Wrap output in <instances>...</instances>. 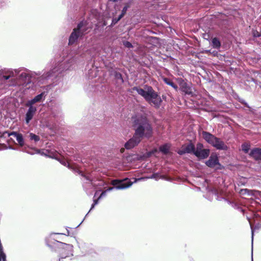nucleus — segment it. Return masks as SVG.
Here are the masks:
<instances>
[{
    "mask_svg": "<svg viewBox=\"0 0 261 261\" xmlns=\"http://www.w3.org/2000/svg\"><path fill=\"white\" fill-rule=\"evenodd\" d=\"M6 5V3L3 0H0V8L5 7Z\"/></svg>",
    "mask_w": 261,
    "mask_h": 261,
    "instance_id": "obj_38",
    "label": "nucleus"
},
{
    "mask_svg": "<svg viewBox=\"0 0 261 261\" xmlns=\"http://www.w3.org/2000/svg\"><path fill=\"white\" fill-rule=\"evenodd\" d=\"M133 90L136 91L149 103L153 105L155 108H159L160 107L162 100L151 86L145 85L144 89L135 86L133 88Z\"/></svg>",
    "mask_w": 261,
    "mask_h": 261,
    "instance_id": "obj_3",
    "label": "nucleus"
},
{
    "mask_svg": "<svg viewBox=\"0 0 261 261\" xmlns=\"http://www.w3.org/2000/svg\"><path fill=\"white\" fill-rule=\"evenodd\" d=\"M211 45L214 48L218 49L220 48L221 43L217 37H214L212 39Z\"/></svg>",
    "mask_w": 261,
    "mask_h": 261,
    "instance_id": "obj_24",
    "label": "nucleus"
},
{
    "mask_svg": "<svg viewBox=\"0 0 261 261\" xmlns=\"http://www.w3.org/2000/svg\"><path fill=\"white\" fill-rule=\"evenodd\" d=\"M63 251V253L65 254L66 253H67V250H64Z\"/></svg>",
    "mask_w": 261,
    "mask_h": 261,
    "instance_id": "obj_47",
    "label": "nucleus"
},
{
    "mask_svg": "<svg viewBox=\"0 0 261 261\" xmlns=\"http://www.w3.org/2000/svg\"><path fill=\"white\" fill-rule=\"evenodd\" d=\"M205 164L207 167L211 168H216L217 170H221L223 168L217 155L212 154L209 159L205 162Z\"/></svg>",
    "mask_w": 261,
    "mask_h": 261,
    "instance_id": "obj_10",
    "label": "nucleus"
},
{
    "mask_svg": "<svg viewBox=\"0 0 261 261\" xmlns=\"http://www.w3.org/2000/svg\"><path fill=\"white\" fill-rule=\"evenodd\" d=\"M122 17H120V15L118 16L117 18H113L112 19V23L110 25V27H113L115 24H116Z\"/></svg>",
    "mask_w": 261,
    "mask_h": 261,
    "instance_id": "obj_31",
    "label": "nucleus"
},
{
    "mask_svg": "<svg viewBox=\"0 0 261 261\" xmlns=\"http://www.w3.org/2000/svg\"><path fill=\"white\" fill-rule=\"evenodd\" d=\"M202 136L203 139L213 147L219 150H227L228 148L227 145L220 138L217 137L211 133L203 131Z\"/></svg>",
    "mask_w": 261,
    "mask_h": 261,
    "instance_id": "obj_5",
    "label": "nucleus"
},
{
    "mask_svg": "<svg viewBox=\"0 0 261 261\" xmlns=\"http://www.w3.org/2000/svg\"><path fill=\"white\" fill-rule=\"evenodd\" d=\"M25 106L28 108V109L25 114L24 121L25 124L28 125L35 115L37 109L35 106H32L27 103H25Z\"/></svg>",
    "mask_w": 261,
    "mask_h": 261,
    "instance_id": "obj_11",
    "label": "nucleus"
},
{
    "mask_svg": "<svg viewBox=\"0 0 261 261\" xmlns=\"http://www.w3.org/2000/svg\"><path fill=\"white\" fill-rule=\"evenodd\" d=\"M21 70L19 73L16 76V79H18L24 84H29L32 82V79L36 78V75H40V73L32 72L24 68H18Z\"/></svg>",
    "mask_w": 261,
    "mask_h": 261,
    "instance_id": "obj_7",
    "label": "nucleus"
},
{
    "mask_svg": "<svg viewBox=\"0 0 261 261\" xmlns=\"http://www.w3.org/2000/svg\"><path fill=\"white\" fill-rule=\"evenodd\" d=\"M251 261H253V249L252 248Z\"/></svg>",
    "mask_w": 261,
    "mask_h": 261,
    "instance_id": "obj_45",
    "label": "nucleus"
},
{
    "mask_svg": "<svg viewBox=\"0 0 261 261\" xmlns=\"http://www.w3.org/2000/svg\"><path fill=\"white\" fill-rule=\"evenodd\" d=\"M83 57L76 54L74 56L69 55L64 58L61 61L56 62L54 66L50 68L49 71L44 72L41 76L38 77V82L40 84H44L46 81L57 78L62 71L69 69L74 64L80 63L83 61Z\"/></svg>",
    "mask_w": 261,
    "mask_h": 261,
    "instance_id": "obj_1",
    "label": "nucleus"
},
{
    "mask_svg": "<svg viewBox=\"0 0 261 261\" xmlns=\"http://www.w3.org/2000/svg\"><path fill=\"white\" fill-rule=\"evenodd\" d=\"M89 22L85 20L79 22L76 28H74L83 37L86 35L89 29Z\"/></svg>",
    "mask_w": 261,
    "mask_h": 261,
    "instance_id": "obj_12",
    "label": "nucleus"
},
{
    "mask_svg": "<svg viewBox=\"0 0 261 261\" xmlns=\"http://www.w3.org/2000/svg\"><path fill=\"white\" fill-rule=\"evenodd\" d=\"M210 154V149L204 148L203 144L201 143H197L195 147L194 155L199 160H203L207 158Z\"/></svg>",
    "mask_w": 261,
    "mask_h": 261,
    "instance_id": "obj_9",
    "label": "nucleus"
},
{
    "mask_svg": "<svg viewBox=\"0 0 261 261\" xmlns=\"http://www.w3.org/2000/svg\"><path fill=\"white\" fill-rule=\"evenodd\" d=\"M238 101L241 103L242 104L244 105L246 107L248 108H249L250 107L248 105V104L245 101V100L244 99H243V98H238Z\"/></svg>",
    "mask_w": 261,
    "mask_h": 261,
    "instance_id": "obj_33",
    "label": "nucleus"
},
{
    "mask_svg": "<svg viewBox=\"0 0 261 261\" xmlns=\"http://www.w3.org/2000/svg\"><path fill=\"white\" fill-rule=\"evenodd\" d=\"M13 136L16 138L17 141L18 143L19 146L22 147L24 145V142L23 136L21 134L18 133L16 132H12L9 134V136Z\"/></svg>",
    "mask_w": 261,
    "mask_h": 261,
    "instance_id": "obj_20",
    "label": "nucleus"
},
{
    "mask_svg": "<svg viewBox=\"0 0 261 261\" xmlns=\"http://www.w3.org/2000/svg\"><path fill=\"white\" fill-rule=\"evenodd\" d=\"M28 137L30 139L31 141H34L35 142H37L40 140V137L39 136H37L33 133H30Z\"/></svg>",
    "mask_w": 261,
    "mask_h": 261,
    "instance_id": "obj_27",
    "label": "nucleus"
},
{
    "mask_svg": "<svg viewBox=\"0 0 261 261\" xmlns=\"http://www.w3.org/2000/svg\"><path fill=\"white\" fill-rule=\"evenodd\" d=\"M195 150V145L190 141L188 144L182 145L181 149L177 151V153L180 155L186 153H192L194 154Z\"/></svg>",
    "mask_w": 261,
    "mask_h": 261,
    "instance_id": "obj_13",
    "label": "nucleus"
},
{
    "mask_svg": "<svg viewBox=\"0 0 261 261\" xmlns=\"http://www.w3.org/2000/svg\"><path fill=\"white\" fill-rule=\"evenodd\" d=\"M244 190L245 191H248V189H244Z\"/></svg>",
    "mask_w": 261,
    "mask_h": 261,
    "instance_id": "obj_49",
    "label": "nucleus"
},
{
    "mask_svg": "<svg viewBox=\"0 0 261 261\" xmlns=\"http://www.w3.org/2000/svg\"><path fill=\"white\" fill-rule=\"evenodd\" d=\"M60 162L64 166L67 167L69 169L72 170L73 172H74L75 168H79L78 167L75 165H72L64 159L60 160Z\"/></svg>",
    "mask_w": 261,
    "mask_h": 261,
    "instance_id": "obj_25",
    "label": "nucleus"
},
{
    "mask_svg": "<svg viewBox=\"0 0 261 261\" xmlns=\"http://www.w3.org/2000/svg\"><path fill=\"white\" fill-rule=\"evenodd\" d=\"M54 84V85H53V86H56V85H57L56 84Z\"/></svg>",
    "mask_w": 261,
    "mask_h": 261,
    "instance_id": "obj_53",
    "label": "nucleus"
},
{
    "mask_svg": "<svg viewBox=\"0 0 261 261\" xmlns=\"http://www.w3.org/2000/svg\"><path fill=\"white\" fill-rule=\"evenodd\" d=\"M142 140L141 138L134 133L133 137L125 143L124 147L126 149H130L138 145Z\"/></svg>",
    "mask_w": 261,
    "mask_h": 261,
    "instance_id": "obj_14",
    "label": "nucleus"
},
{
    "mask_svg": "<svg viewBox=\"0 0 261 261\" xmlns=\"http://www.w3.org/2000/svg\"><path fill=\"white\" fill-rule=\"evenodd\" d=\"M74 172L77 173L84 178L83 187L87 194L90 195L92 194L93 188L96 185L94 183L92 175L89 173H84L79 168H75Z\"/></svg>",
    "mask_w": 261,
    "mask_h": 261,
    "instance_id": "obj_6",
    "label": "nucleus"
},
{
    "mask_svg": "<svg viewBox=\"0 0 261 261\" xmlns=\"http://www.w3.org/2000/svg\"><path fill=\"white\" fill-rule=\"evenodd\" d=\"M232 206H233V207H238V205L237 203H232Z\"/></svg>",
    "mask_w": 261,
    "mask_h": 261,
    "instance_id": "obj_44",
    "label": "nucleus"
},
{
    "mask_svg": "<svg viewBox=\"0 0 261 261\" xmlns=\"http://www.w3.org/2000/svg\"><path fill=\"white\" fill-rule=\"evenodd\" d=\"M130 7V5L128 3H127L125 5L124 7L123 8L121 14L119 15L120 17H123L125 14L126 13V12L128 9Z\"/></svg>",
    "mask_w": 261,
    "mask_h": 261,
    "instance_id": "obj_29",
    "label": "nucleus"
},
{
    "mask_svg": "<svg viewBox=\"0 0 261 261\" xmlns=\"http://www.w3.org/2000/svg\"><path fill=\"white\" fill-rule=\"evenodd\" d=\"M163 80L167 85L171 86L176 91L178 90V86L172 80L167 77H163Z\"/></svg>",
    "mask_w": 261,
    "mask_h": 261,
    "instance_id": "obj_26",
    "label": "nucleus"
},
{
    "mask_svg": "<svg viewBox=\"0 0 261 261\" xmlns=\"http://www.w3.org/2000/svg\"><path fill=\"white\" fill-rule=\"evenodd\" d=\"M253 36L254 37H259L261 36V32H258L257 31H254L253 32Z\"/></svg>",
    "mask_w": 261,
    "mask_h": 261,
    "instance_id": "obj_36",
    "label": "nucleus"
},
{
    "mask_svg": "<svg viewBox=\"0 0 261 261\" xmlns=\"http://www.w3.org/2000/svg\"><path fill=\"white\" fill-rule=\"evenodd\" d=\"M86 244L84 243V244H81L80 245V247H81L82 248H84L86 246Z\"/></svg>",
    "mask_w": 261,
    "mask_h": 261,
    "instance_id": "obj_43",
    "label": "nucleus"
},
{
    "mask_svg": "<svg viewBox=\"0 0 261 261\" xmlns=\"http://www.w3.org/2000/svg\"><path fill=\"white\" fill-rule=\"evenodd\" d=\"M242 149L244 152L248 153L250 149V146L246 143L243 144L242 145Z\"/></svg>",
    "mask_w": 261,
    "mask_h": 261,
    "instance_id": "obj_30",
    "label": "nucleus"
},
{
    "mask_svg": "<svg viewBox=\"0 0 261 261\" xmlns=\"http://www.w3.org/2000/svg\"><path fill=\"white\" fill-rule=\"evenodd\" d=\"M123 45L125 47H126L127 48L133 47V45L132 44V43L130 42L127 41H124L123 42Z\"/></svg>",
    "mask_w": 261,
    "mask_h": 261,
    "instance_id": "obj_35",
    "label": "nucleus"
},
{
    "mask_svg": "<svg viewBox=\"0 0 261 261\" xmlns=\"http://www.w3.org/2000/svg\"><path fill=\"white\" fill-rule=\"evenodd\" d=\"M212 193H213V194H214V195L217 197L216 199H217V200H220L222 199V198H221V197H219V196H218L219 191H218L217 189H214L212 191Z\"/></svg>",
    "mask_w": 261,
    "mask_h": 261,
    "instance_id": "obj_32",
    "label": "nucleus"
},
{
    "mask_svg": "<svg viewBox=\"0 0 261 261\" xmlns=\"http://www.w3.org/2000/svg\"><path fill=\"white\" fill-rule=\"evenodd\" d=\"M254 218L255 220H254L255 225V227L253 228L251 224H250V227L251 228V233H252V241L253 242V238L254 235V229H259L261 228V212H256L254 214Z\"/></svg>",
    "mask_w": 261,
    "mask_h": 261,
    "instance_id": "obj_15",
    "label": "nucleus"
},
{
    "mask_svg": "<svg viewBox=\"0 0 261 261\" xmlns=\"http://www.w3.org/2000/svg\"><path fill=\"white\" fill-rule=\"evenodd\" d=\"M45 92H43L35 96L33 98L27 101L26 103L30 104L32 106H34V105L37 102H39L44 100L45 98Z\"/></svg>",
    "mask_w": 261,
    "mask_h": 261,
    "instance_id": "obj_18",
    "label": "nucleus"
},
{
    "mask_svg": "<svg viewBox=\"0 0 261 261\" xmlns=\"http://www.w3.org/2000/svg\"><path fill=\"white\" fill-rule=\"evenodd\" d=\"M133 119V127L135 134L142 139H150L153 135V127L146 114H139Z\"/></svg>",
    "mask_w": 261,
    "mask_h": 261,
    "instance_id": "obj_2",
    "label": "nucleus"
},
{
    "mask_svg": "<svg viewBox=\"0 0 261 261\" xmlns=\"http://www.w3.org/2000/svg\"><path fill=\"white\" fill-rule=\"evenodd\" d=\"M99 200V199H98V198L97 199H95V200H94V201H93V203H94V204L96 205V204L98 203V200Z\"/></svg>",
    "mask_w": 261,
    "mask_h": 261,
    "instance_id": "obj_42",
    "label": "nucleus"
},
{
    "mask_svg": "<svg viewBox=\"0 0 261 261\" xmlns=\"http://www.w3.org/2000/svg\"><path fill=\"white\" fill-rule=\"evenodd\" d=\"M251 82L254 85H256V81L255 80H254V79H251Z\"/></svg>",
    "mask_w": 261,
    "mask_h": 261,
    "instance_id": "obj_41",
    "label": "nucleus"
},
{
    "mask_svg": "<svg viewBox=\"0 0 261 261\" xmlns=\"http://www.w3.org/2000/svg\"><path fill=\"white\" fill-rule=\"evenodd\" d=\"M112 185L114 186L113 187L108 188L106 191L107 192L111 191L114 189L117 190H122L130 187L133 184V182L131 181L130 179L127 178H124L122 180L114 179L112 181Z\"/></svg>",
    "mask_w": 261,
    "mask_h": 261,
    "instance_id": "obj_8",
    "label": "nucleus"
},
{
    "mask_svg": "<svg viewBox=\"0 0 261 261\" xmlns=\"http://www.w3.org/2000/svg\"><path fill=\"white\" fill-rule=\"evenodd\" d=\"M180 87L182 92L185 93L186 94L190 95L192 93V90L188 84L182 81V82L180 84Z\"/></svg>",
    "mask_w": 261,
    "mask_h": 261,
    "instance_id": "obj_21",
    "label": "nucleus"
},
{
    "mask_svg": "<svg viewBox=\"0 0 261 261\" xmlns=\"http://www.w3.org/2000/svg\"><path fill=\"white\" fill-rule=\"evenodd\" d=\"M21 70L19 69H8V68H4L0 70V76L4 75L5 74L6 75H10V76H16L18 75Z\"/></svg>",
    "mask_w": 261,
    "mask_h": 261,
    "instance_id": "obj_17",
    "label": "nucleus"
},
{
    "mask_svg": "<svg viewBox=\"0 0 261 261\" xmlns=\"http://www.w3.org/2000/svg\"><path fill=\"white\" fill-rule=\"evenodd\" d=\"M0 77L2 80H8L9 79H10L11 77H15L16 78V76H10V75H6L5 74L4 75H1Z\"/></svg>",
    "mask_w": 261,
    "mask_h": 261,
    "instance_id": "obj_34",
    "label": "nucleus"
},
{
    "mask_svg": "<svg viewBox=\"0 0 261 261\" xmlns=\"http://www.w3.org/2000/svg\"><path fill=\"white\" fill-rule=\"evenodd\" d=\"M107 191H104L101 192L100 196L98 197V199H100L101 198L105 197L106 195V193Z\"/></svg>",
    "mask_w": 261,
    "mask_h": 261,
    "instance_id": "obj_37",
    "label": "nucleus"
},
{
    "mask_svg": "<svg viewBox=\"0 0 261 261\" xmlns=\"http://www.w3.org/2000/svg\"><path fill=\"white\" fill-rule=\"evenodd\" d=\"M123 150H124V149H123V148H121V151H123Z\"/></svg>",
    "mask_w": 261,
    "mask_h": 261,
    "instance_id": "obj_52",
    "label": "nucleus"
},
{
    "mask_svg": "<svg viewBox=\"0 0 261 261\" xmlns=\"http://www.w3.org/2000/svg\"><path fill=\"white\" fill-rule=\"evenodd\" d=\"M115 79L116 81V83L118 85H122L124 83V80L122 77V74L117 71L114 72Z\"/></svg>",
    "mask_w": 261,
    "mask_h": 261,
    "instance_id": "obj_23",
    "label": "nucleus"
},
{
    "mask_svg": "<svg viewBox=\"0 0 261 261\" xmlns=\"http://www.w3.org/2000/svg\"><path fill=\"white\" fill-rule=\"evenodd\" d=\"M83 222V221H82V222H81V223H80V224H79L77 227L79 226L81 224H82V222Z\"/></svg>",
    "mask_w": 261,
    "mask_h": 261,
    "instance_id": "obj_48",
    "label": "nucleus"
},
{
    "mask_svg": "<svg viewBox=\"0 0 261 261\" xmlns=\"http://www.w3.org/2000/svg\"><path fill=\"white\" fill-rule=\"evenodd\" d=\"M82 38L83 37L79 33V32L73 29L69 37L68 44L71 45L76 43L79 38Z\"/></svg>",
    "mask_w": 261,
    "mask_h": 261,
    "instance_id": "obj_16",
    "label": "nucleus"
},
{
    "mask_svg": "<svg viewBox=\"0 0 261 261\" xmlns=\"http://www.w3.org/2000/svg\"><path fill=\"white\" fill-rule=\"evenodd\" d=\"M160 151L164 154H167L169 152V147L167 144H164L159 148Z\"/></svg>",
    "mask_w": 261,
    "mask_h": 261,
    "instance_id": "obj_28",
    "label": "nucleus"
},
{
    "mask_svg": "<svg viewBox=\"0 0 261 261\" xmlns=\"http://www.w3.org/2000/svg\"><path fill=\"white\" fill-rule=\"evenodd\" d=\"M10 149H15V148H13V147H10Z\"/></svg>",
    "mask_w": 261,
    "mask_h": 261,
    "instance_id": "obj_50",
    "label": "nucleus"
},
{
    "mask_svg": "<svg viewBox=\"0 0 261 261\" xmlns=\"http://www.w3.org/2000/svg\"><path fill=\"white\" fill-rule=\"evenodd\" d=\"M161 177H163L161 176L159 173H154L150 177H140V178H135L134 181H133V184L136 183L139 181L143 180L148 179V178H153V179H155L156 180H158V178H161Z\"/></svg>",
    "mask_w": 261,
    "mask_h": 261,
    "instance_id": "obj_22",
    "label": "nucleus"
},
{
    "mask_svg": "<svg viewBox=\"0 0 261 261\" xmlns=\"http://www.w3.org/2000/svg\"><path fill=\"white\" fill-rule=\"evenodd\" d=\"M96 205L94 204V203H93L91 205V207L90 208V210H89V211L88 212V213L86 214V217L88 215V214H89V213L94 208V206H95Z\"/></svg>",
    "mask_w": 261,
    "mask_h": 261,
    "instance_id": "obj_39",
    "label": "nucleus"
},
{
    "mask_svg": "<svg viewBox=\"0 0 261 261\" xmlns=\"http://www.w3.org/2000/svg\"><path fill=\"white\" fill-rule=\"evenodd\" d=\"M47 245L51 249L55 248H58V250H55V251L59 252V260L58 261H63L64 258L73 256V246L69 244H66L60 241L55 240L53 245L46 243Z\"/></svg>",
    "mask_w": 261,
    "mask_h": 261,
    "instance_id": "obj_4",
    "label": "nucleus"
},
{
    "mask_svg": "<svg viewBox=\"0 0 261 261\" xmlns=\"http://www.w3.org/2000/svg\"><path fill=\"white\" fill-rule=\"evenodd\" d=\"M57 234H64L66 236L69 235V231L68 229H67V233H57Z\"/></svg>",
    "mask_w": 261,
    "mask_h": 261,
    "instance_id": "obj_40",
    "label": "nucleus"
},
{
    "mask_svg": "<svg viewBox=\"0 0 261 261\" xmlns=\"http://www.w3.org/2000/svg\"><path fill=\"white\" fill-rule=\"evenodd\" d=\"M99 182L100 183L98 184L99 185H102L103 184V181H99Z\"/></svg>",
    "mask_w": 261,
    "mask_h": 261,
    "instance_id": "obj_46",
    "label": "nucleus"
},
{
    "mask_svg": "<svg viewBox=\"0 0 261 261\" xmlns=\"http://www.w3.org/2000/svg\"><path fill=\"white\" fill-rule=\"evenodd\" d=\"M249 155L256 161H261V148H253L251 149Z\"/></svg>",
    "mask_w": 261,
    "mask_h": 261,
    "instance_id": "obj_19",
    "label": "nucleus"
},
{
    "mask_svg": "<svg viewBox=\"0 0 261 261\" xmlns=\"http://www.w3.org/2000/svg\"><path fill=\"white\" fill-rule=\"evenodd\" d=\"M85 251L86 252H87V253L88 252V250H86V249L85 250Z\"/></svg>",
    "mask_w": 261,
    "mask_h": 261,
    "instance_id": "obj_51",
    "label": "nucleus"
}]
</instances>
